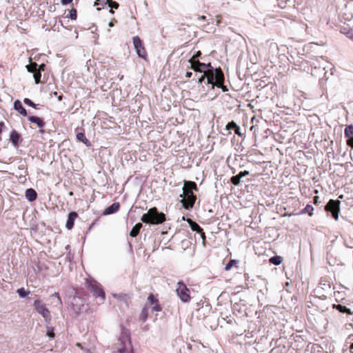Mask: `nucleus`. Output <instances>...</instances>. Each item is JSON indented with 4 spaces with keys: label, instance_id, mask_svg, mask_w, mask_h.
I'll list each match as a JSON object with an SVG mask.
<instances>
[{
    "label": "nucleus",
    "instance_id": "45",
    "mask_svg": "<svg viewBox=\"0 0 353 353\" xmlns=\"http://www.w3.org/2000/svg\"><path fill=\"white\" fill-rule=\"evenodd\" d=\"M73 0H61V3L62 5H68L69 3H71Z\"/></svg>",
    "mask_w": 353,
    "mask_h": 353
},
{
    "label": "nucleus",
    "instance_id": "38",
    "mask_svg": "<svg viewBox=\"0 0 353 353\" xmlns=\"http://www.w3.org/2000/svg\"><path fill=\"white\" fill-rule=\"evenodd\" d=\"M237 126L238 125H236V123L232 121L228 123V124L226 125L225 128L227 130H232V129L235 130V128H237Z\"/></svg>",
    "mask_w": 353,
    "mask_h": 353
},
{
    "label": "nucleus",
    "instance_id": "11",
    "mask_svg": "<svg viewBox=\"0 0 353 353\" xmlns=\"http://www.w3.org/2000/svg\"><path fill=\"white\" fill-rule=\"evenodd\" d=\"M146 304H148V305L152 306V310L153 312H161L163 310L161 305L159 303V299L153 294H149V296L147 299Z\"/></svg>",
    "mask_w": 353,
    "mask_h": 353
},
{
    "label": "nucleus",
    "instance_id": "7",
    "mask_svg": "<svg viewBox=\"0 0 353 353\" xmlns=\"http://www.w3.org/2000/svg\"><path fill=\"white\" fill-rule=\"evenodd\" d=\"M130 344V336L128 333L123 332L115 344V350L118 353H125L127 352V345Z\"/></svg>",
    "mask_w": 353,
    "mask_h": 353
},
{
    "label": "nucleus",
    "instance_id": "13",
    "mask_svg": "<svg viewBox=\"0 0 353 353\" xmlns=\"http://www.w3.org/2000/svg\"><path fill=\"white\" fill-rule=\"evenodd\" d=\"M204 77L207 79V83L211 84L212 87L213 83L215 82V72H214L213 69L204 70H203Z\"/></svg>",
    "mask_w": 353,
    "mask_h": 353
},
{
    "label": "nucleus",
    "instance_id": "25",
    "mask_svg": "<svg viewBox=\"0 0 353 353\" xmlns=\"http://www.w3.org/2000/svg\"><path fill=\"white\" fill-rule=\"evenodd\" d=\"M143 227L142 223H137L131 230L130 235L132 237H136L140 232V230Z\"/></svg>",
    "mask_w": 353,
    "mask_h": 353
},
{
    "label": "nucleus",
    "instance_id": "54",
    "mask_svg": "<svg viewBox=\"0 0 353 353\" xmlns=\"http://www.w3.org/2000/svg\"><path fill=\"white\" fill-rule=\"evenodd\" d=\"M62 99H63V95H59V96H58V100H59V101H61L62 100Z\"/></svg>",
    "mask_w": 353,
    "mask_h": 353
},
{
    "label": "nucleus",
    "instance_id": "19",
    "mask_svg": "<svg viewBox=\"0 0 353 353\" xmlns=\"http://www.w3.org/2000/svg\"><path fill=\"white\" fill-rule=\"evenodd\" d=\"M114 296L117 298L121 303H123L125 304L126 307L129 306V304L130 303V297L128 294H114Z\"/></svg>",
    "mask_w": 353,
    "mask_h": 353
},
{
    "label": "nucleus",
    "instance_id": "50",
    "mask_svg": "<svg viewBox=\"0 0 353 353\" xmlns=\"http://www.w3.org/2000/svg\"><path fill=\"white\" fill-rule=\"evenodd\" d=\"M205 79V77H204V74H203V75H202V76L199 79L198 82L201 83H202V82L204 81V79Z\"/></svg>",
    "mask_w": 353,
    "mask_h": 353
},
{
    "label": "nucleus",
    "instance_id": "14",
    "mask_svg": "<svg viewBox=\"0 0 353 353\" xmlns=\"http://www.w3.org/2000/svg\"><path fill=\"white\" fill-rule=\"evenodd\" d=\"M77 217L78 214L76 212L69 213L65 224V227L68 230H72L73 228L74 221Z\"/></svg>",
    "mask_w": 353,
    "mask_h": 353
},
{
    "label": "nucleus",
    "instance_id": "40",
    "mask_svg": "<svg viewBox=\"0 0 353 353\" xmlns=\"http://www.w3.org/2000/svg\"><path fill=\"white\" fill-rule=\"evenodd\" d=\"M201 55L200 50L197 51L190 60L199 61L198 58Z\"/></svg>",
    "mask_w": 353,
    "mask_h": 353
},
{
    "label": "nucleus",
    "instance_id": "3",
    "mask_svg": "<svg viewBox=\"0 0 353 353\" xmlns=\"http://www.w3.org/2000/svg\"><path fill=\"white\" fill-rule=\"evenodd\" d=\"M85 288L90 290L96 299H99L101 303H103L105 299V293L102 285L94 279L89 277L85 279Z\"/></svg>",
    "mask_w": 353,
    "mask_h": 353
},
{
    "label": "nucleus",
    "instance_id": "16",
    "mask_svg": "<svg viewBox=\"0 0 353 353\" xmlns=\"http://www.w3.org/2000/svg\"><path fill=\"white\" fill-rule=\"evenodd\" d=\"M149 314V310L148 304H145V305L143 307L139 315V321L142 323H145L148 317Z\"/></svg>",
    "mask_w": 353,
    "mask_h": 353
},
{
    "label": "nucleus",
    "instance_id": "41",
    "mask_svg": "<svg viewBox=\"0 0 353 353\" xmlns=\"http://www.w3.org/2000/svg\"><path fill=\"white\" fill-rule=\"evenodd\" d=\"M52 296H54L55 297H57L58 304L61 305L63 303H62V300H61V298L58 292H54L52 294Z\"/></svg>",
    "mask_w": 353,
    "mask_h": 353
},
{
    "label": "nucleus",
    "instance_id": "24",
    "mask_svg": "<svg viewBox=\"0 0 353 353\" xmlns=\"http://www.w3.org/2000/svg\"><path fill=\"white\" fill-rule=\"evenodd\" d=\"M77 139L79 141H81L82 143H83L85 145L87 146H90V141L86 138L85 134L83 132H78L77 134Z\"/></svg>",
    "mask_w": 353,
    "mask_h": 353
},
{
    "label": "nucleus",
    "instance_id": "5",
    "mask_svg": "<svg viewBox=\"0 0 353 353\" xmlns=\"http://www.w3.org/2000/svg\"><path fill=\"white\" fill-rule=\"evenodd\" d=\"M33 305L35 310L44 318L46 322L51 321L52 317L50 312L45 303L37 299L34 301Z\"/></svg>",
    "mask_w": 353,
    "mask_h": 353
},
{
    "label": "nucleus",
    "instance_id": "43",
    "mask_svg": "<svg viewBox=\"0 0 353 353\" xmlns=\"http://www.w3.org/2000/svg\"><path fill=\"white\" fill-rule=\"evenodd\" d=\"M46 68V65L44 63H42L37 67V71L42 72L44 71Z\"/></svg>",
    "mask_w": 353,
    "mask_h": 353
},
{
    "label": "nucleus",
    "instance_id": "9",
    "mask_svg": "<svg viewBox=\"0 0 353 353\" xmlns=\"http://www.w3.org/2000/svg\"><path fill=\"white\" fill-rule=\"evenodd\" d=\"M225 77L223 71L220 68L215 69V82L213 83V86L212 87L214 88V87L216 85V87L221 88L223 92H227L228 91V88L227 86L224 85Z\"/></svg>",
    "mask_w": 353,
    "mask_h": 353
},
{
    "label": "nucleus",
    "instance_id": "52",
    "mask_svg": "<svg viewBox=\"0 0 353 353\" xmlns=\"http://www.w3.org/2000/svg\"><path fill=\"white\" fill-rule=\"evenodd\" d=\"M353 343L351 344V345L350 346V351L351 353H353Z\"/></svg>",
    "mask_w": 353,
    "mask_h": 353
},
{
    "label": "nucleus",
    "instance_id": "58",
    "mask_svg": "<svg viewBox=\"0 0 353 353\" xmlns=\"http://www.w3.org/2000/svg\"><path fill=\"white\" fill-rule=\"evenodd\" d=\"M109 26H110V27H112V26H114V23H113L112 22H110V23H109Z\"/></svg>",
    "mask_w": 353,
    "mask_h": 353
},
{
    "label": "nucleus",
    "instance_id": "23",
    "mask_svg": "<svg viewBox=\"0 0 353 353\" xmlns=\"http://www.w3.org/2000/svg\"><path fill=\"white\" fill-rule=\"evenodd\" d=\"M187 222L189 223L192 231H195L198 233H200L203 230V229L199 226V225L197 224L196 222L193 221L192 219H188Z\"/></svg>",
    "mask_w": 353,
    "mask_h": 353
},
{
    "label": "nucleus",
    "instance_id": "48",
    "mask_svg": "<svg viewBox=\"0 0 353 353\" xmlns=\"http://www.w3.org/2000/svg\"><path fill=\"white\" fill-rule=\"evenodd\" d=\"M319 203V197L318 196H315L314 197V204L317 205Z\"/></svg>",
    "mask_w": 353,
    "mask_h": 353
},
{
    "label": "nucleus",
    "instance_id": "51",
    "mask_svg": "<svg viewBox=\"0 0 353 353\" xmlns=\"http://www.w3.org/2000/svg\"><path fill=\"white\" fill-rule=\"evenodd\" d=\"M192 75V73L191 72H187L185 74V77L188 78H190Z\"/></svg>",
    "mask_w": 353,
    "mask_h": 353
},
{
    "label": "nucleus",
    "instance_id": "8",
    "mask_svg": "<svg viewBox=\"0 0 353 353\" xmlns=\"http://www.w3.org/2000/svg\"><path fill=\"white\" fill-rule=\"evenodd\" d=\"M132 40L134 47L138 56L141 58L146 59L147 52L141 39L138 36H135L132 38Z\"/></svg>",
    "mask_w": 353,
    "mask_h": 353
},
{
    "label": "nucleus",
    "instance_id": "12",
    "mask_svg": "<svg viewBox=\"0 0 353 353\" xmlns=\"http://www.w3.org/2000/svg\"><path fill=\"white\" fill-rule=\"evenodd\" d=\"M344 135L347 138V145L353 148V144H352V140L353 139V125L346 126L344 130Z\"/></svg>",
    "mask_w": 353,
    "mask_h": 353
},
{
    "label": "nucleus",
    "instance_id": "42",
    "mask_svg": "<svg viewBox=\"0 0 353 353\" xmlns=\"http://www.w3.org/2000/svg\"><path fill=\"white\" fill-rule=\"evenodd\" d=\"M47 335L53 339L54 337V333L53 328H48L47 331Z\"/></svg>",
    "mask_w": 353,
    "mask_h": 353
},
{
    "label": "nucleus",
    "instance_id": "28",
    "mask_svg": "<svg viewBox=\"0 0 353 353\" xmlns=\"http://www.w3.org/2000/svg\"><path fill=\"white\" fill-rule=\"evenodd\" d=\"M314 208L307 204L304 209H303L299 214H308L310 216L313 215Z\"/></svg>",
    "mask_w": 353,
    "mask_h": 353
},
{
    "label": "nucleus",
    "instance_id": "37",
    "mask_svg": "<svg viewBox=\"0 0 353 353\" xmlns=\"http://www.w3.org/2000/svg\"><path fill=\"white\" fill-rule=\"evenodd\" d=\"M23 102L25 104L31 106L34 108H37V104H35L34 102H32L30 99L25 98L23 99Z\"/></svg>",
    "mask_w": 353,
    "mask_h": 353
},
{
    "label": "nucleus",
    "instance_id": "56",
    "mask_svg": "<svg viewBox=\"0 0 353 353\" xmlns=\"http://www.w3.org/2000/svg\"><path fill=\"white\" fill-rule=\"evenodd\" d=\"M53 94L56 96V97H58V94L57 92H53Z\"/></svg>",
    "mask_w": 353,
    "mask_h": 353
},
{
    "label": "nucleus",
    "instance_id": "44",
    "mask_svg": "<svg viewBox=\"0 0 353 353\" xmlns=\"http://www.w3.org/2000/svg\"><path fill=\"white\" fill-rule=\"evenodd\" d=\"M199 234H201V237L202 238L203 244L205 245L206 237H205V232H203V230Z\"/></svg>",
    "mask_w": 353,
    "mask_h": 353
},
{
    "label": "nucleus",
    "instance_id": "36",
    "mask_svg": "<svg viewBox=\"0 0 353 353\" xmlns=\"http://www.w3.org/2000/svg\"><path fill=\"white\" fill-rule=\"evenodd\" d=\"M17 293L20 297H26L29 294V292L26 291L23 288H21L17 290Z\"/></svg>",
    "mask_w": 353,
    "mask_h": 353
},
{
    "label": "nucleus",
    "instance_id": "32",
    "mask_svg": "<svg viewBox=\"0 0 353 353\" xmlns=\"http://www.w3.org/2000/svg\"><path fill=\"white\" fill-rule=\"evenodd\" d=\"M38 64L36 62H32L26 66L27 70L30 72H34L37 70Z\"/></svg>",
    "mask_w": 353,
    "mask_h": 353
},
{
    "label": "nucleus",
    "instance_id": "18",
    "mask_svg": "<svg viewBox=\"0 0 353 353\" xmlns=\"http://www.w3.org/2000/svg\"><path fill=\"white\" fill-rule=\"evenodd\" d=\"M14 108L20 114L26 117L27 116L26 110L23 106L21 102L19 100H16L14 103Z\"/></svg>",
    "mask_w": 353,
    "mask_h": 353
},
{
    "label": "nucleus",
    "instance_id": "1",
    "mask_svg": "<svg viewBox=\"0 0 353 353\" xmlns=\"http://www.w3.org/2000/svg\"><path fill=\"white\" fill-rule=\"evenodd\" d=\"M193 190H198L196 183L194 181H185L183 194L180 196L183 197L181 201L186 210L192 208L196 200V196L193 193Z\"/></svg>",
    "mask_w": 353,
    "mask_h": 353
},
{
    "label": "nucleus",
    "instance_id": "4",
    "mask_svg": "<svg viewBox=\"0 0 353 353\" xmlns=\"http://www.w3.org/2000/svg\"><path fill=\"white\" fill-rule=\"evenodd\" d=\"M176 292L182 302L188 303L191 300L190 290L183 281L177 283Z\"/></svg>",
    "mask_w": 353,
    "mask_h": 353
},
{
    "label": "nucleus",
    "instance_id": "15",
    "mask_svg": "<svg viewBox=\"0 0 353 353\" xmlns=\"http://www.w3.org/2000/svg\"><path fill=\"white\" fill-rule=\"evenodd\" d=\"M120 208V204L118 202L114 203L107 208L103 212V215H108L117 212Z\"/></svg>",
    "mask_w": 353,
    "mask_h": 353
},
{
    "label": "nucleus",
    "instance_id": "46",
    "mask_svg": "<svg viewBox=\"0 0 353 353\" xmlns=\"http://www.w3.org/2000/svg\"><path fill=\"white\" fill-rule=\"evenodd\" d=\"M239 174L240 175V176L242 178L243 176H247L249 174V172L247 171V170H245V171H243V172H240L239 173Z\"/></svg>",
    "mask_w": 353,
    "mask_h": 353
},
{
    "label": "nucleus",
    "instance_id": "30",
    "mask_svg": "<svg viewBox=\"0 0 353 353\" xmlns=\"http://www.w3.org/2000/svg\"><path fill=\"white\" fill-rule=\"evenodd\" d=\"M104 5L108 4L111 8L117 9L119 6V3L112 0H103Z\"/></svg>",
    "mask_w": 353,
    "mask_h": 353
},
{
    "label": "nucleus",
    "instance_id": "57",
    "mask_svg": "<svg viewBox=\"0 0 353 353\" xmlns=\"http://www.w3.org/2000/svg\"><path fill=\"white\" fill-rule=\"evenodd\" d=\"M110 13H112V14H114V10H112V8H111V9L110 10Z\"/></svg>",
    "mask_w": 353,
    "mask_h": 353
},
{
    "label": "nucleus",
    "instance_id": "2",
    "mask_svg": "<svg viewBox=\"0 0 353 353\" xmlns=\"http://www.w3.org/2000/svg\"><path fill=\"white\" fill-rule=\"evenodd\" d=\"M142 222L152 225H159L163 223L165 220V215L163 212H159L157 208L154 207L143 214L141 218Z\"/></svg>",
    "mask_w": 353,
    "mask_h": 353
},
{
    "label": "nucleus",
    "instance_id": "10",
    "mask_svg": "<svg viewBox=\"0 0 353 353\" xmlns=\"http://www.w3.org/2000/svg\"><path fill=\"white\" fill-rule=\"evenodd\" d=\"M85 301L83 299L74 296L71 301V305L73 311L79 314L83 309Z\"/></svg>",
    "mask_w": 353,
    "mask_h": 353
},
{
    "label": "nucleus",
    "instance_id": "20",
    "mask_svg": "<svg viewBox=\"0 0 353 353\" xmlns=\"http://www.w3.org/2000/svg\"><path fill=\"white\" fill-rule=\"evenodd\" d=\"M25 196L29 201L32 202L37 199V193L34 189L29 188L26 190Z\"/></svg>",
    "mask_w": 353,
    "mask_h": 353
},
{
    "label": "nucleus",
    "instance_id": "29",
    "mask_svg": "<svg viewBox=\"0 0 353 353\" xmlns=\"http://www.w3.org/2000/svg\"><path fill=\"white\" fill-rule=\"evenodd\" d=\"M283 261V258L280 256H274L271 257L269 259V262L272 264L279 265H280Z\"/></svg>",
    "mask_w": 353,
    "mask_h": 353
},
{
    "label": "nucleus",
    "instance_id": "55",
    "mask_svg": "<svg viewBox=\"0 0 353 353\" xmlns=\"http://www.w3.org/2000/svg\"><path fill=\"white\" fill-rule=\"evenodd\" d=\"M53 94L56 96V97H58V94L57 92H53Z\"/></svg>",
    "mask_w": 353,
    "mask_h": 353
},
{
    "label": "nucleus",
    "instance_id": "34",
    "mask_svg": "<svg viewBox=\"0 0 353 353\" xmlns=\"http://www.w3.org/2000/svg\"><path fill=\"white\" fill-rule=\"evenodd\" d=\"M33 74L35 83L37 84L41 82V72L37 70Z\"/></svg>",
    "mask_w": 353,
    "mask_h": 353
},
{
    "label": "nucleus",
    "instance_id": "39",
    "mask_svg": "<svg viewBox=\"0 0 353 353\" xmlns=\"http://www.w3.org/2000/svg\"><path fill=\"white\" fill-rule=\"evenodd\" d=\"M201 67H202V70H208L209 69H213V67L212 66L211 63H201Z\"/></svg>",
    "mask_w": 353,
    "mask_h": 353
},
{
    "label": "nucleus",
    "instance_id": "47",
    "mask_svg": "<svg viewBox=\"0 0 353 353\" xmlns=\"http://www.w3.org/2000/svg\"><path fill=\"white\" fill-rule=\"evenodd\" d=\"M100 4H104V3L103 2V0H95L94 3V6H99Z\"/></svg>",
    "mask_w": 353,
    "mask_h": 353
},
{
    "label": "nucleus",
    "instance_id": "33",
    "mask_svg": "<svg viewBox=\"0 0 353 353\" xmlns=\"http://www.w3.org/2000/svg\"><path fill=\"white\" fill-rule=\"evenodd\" d=\"M67 18H70L72 20H76L77 19V10L75 8H72L70 10V13L69 14H68L66 16Z\"/></svg>",
    "mask_w": 353,
    "mask_h": 353
},
{
    "label": "nucleus",
    "instance_id": "22",
    "mask_svg": "<svg viewBox=\"0 0 353 353\" xmlns=\"http://www.w3.org/2000/svg\"><path fill=\"white\" fill-rule=\"evenodd\" d=\"M189 62L191 64V68L195 71V72H202L203 70L201 69V62L199 61H194V60H189Z\"/></svg>",
    "mask_w": 353,
    "mask_h": 353
},
{
    "label": "nucleus",
    "instance_id": "26",
    "mask_svg": "<svg viewBox=\"0 0 353 353\" xmlns=\"http://www.w3.org/2000/svg\"><path fill=\"white\" fill-rule=\"evenodd\" d=\"M341 32L345 34L348 38L353 41V29L351 28L343 27L341 30Z\"/></svg>",
    "mask_w": 353,
    "mask_h": 353
},
{
    "label": "nucleus",
    "instance_id": "27",
    "mask_svg": "<svg viewBox=\"0 0 353 353\" xmlns=\"http://www.w3.org/2000/svg\"><path fill=\"white\" fill-rule=\"evenodd\" d=\"M334 307H335L336 310H338L340 312L342 313H346L347 314H352V312H351L350 309L347 308V307L342 305H334Z\"/></svg>",
    "mask_w": 353,
    "mask_h": 353
},
{
    "label": "nucleus",
    "instance_id": "49",
    "mask_svg": "<svg viewBox=\"0 0 353 353\" xmlns=\"http://www.w3.org/2000/svg\"><path fill=\"white\" fill-rule=\"evenodd\" d=\"M234 132L237 135H241L240 128L239 126H237V128H235Z\"/></svg>",
    "mask_w": 353,
    "mask_h": 353
},
{
    "label": "nucleus",
    "instance_id": "35",
    "mask_svg": "<svg viewBox=\"0 0 353 353\" xmlns=\"http://www.w3.org/2000/svg\"><path fill=\"white\" fill-rule=\"evenodd\" d=\"M241 176L239 174H237L236 176H233L231 178V182L234 185H238L240 183Z\"/></svg>",
    "mask_w": 353,
    "mask_h": 353
},
{
    "label": "nucleus",
    "instance_id": "31",
    "mask_svg": "<svg viewBox=\"0 0 353 353\" xmlns=\"http://www.w3.org/2000/svg\"><path fill=\"white\" fill-rule=\"evenodd\" d=\"M238 263V261L235 259H232L229 261V263L225 265L224 270L225 271H230L233 266H236V264Z\"/></svg>",
    "mask_w": 353,
    "mask_h": 353
},
{
    "label": "nucleus",
    "instance_id": "17",
    "mask_svg": "<svg viewBox=\"0 0 353 353\" xmlns=\"http://www.w3.org/2000/svg\"><path fill=\"white\" fill-rule=\"evenodd\" d=\"M10 140L14 146H18L19 141H21V135L14 130L10 133Z\"/></svg>",
    "mask_w": 353,
    "mask_h": 353
},
{
    "label": "nucleus",
    "instance_id": "6",
    "mask_svg": "<svg viewBox=\"0 0 353 353\" xmlns=\"http://www.w3.org/2000/svg\"><path fill=\"white\" fill-rule=\"evenodd\" d=\"M341 202L339 200L330 199L325 206V210L332 213V217L337 221L340 212Z\"/></svg>",
    "mask_w": 353,
    "mask_h": 353
},
{
    "label": "nucleus",
    "instance_id": "21",
    "mask_svg": "<svg viewBox=\"0 0 353 353\" xmlns=\"http://www.w3.org/2000/svg\"><path fill=\"white\" fill-rule=\"evenodd\" d=\"M28 120L31 122V123H36L37 125V126L40 128V129H43L45 126V123L44 121L42 120V119L38 117H35V116H30L28 117Z\"/></svg>",
    "mask_w": 353,
    "mask_h": 353
},
{
    "label": "nucleus",
    "instance_id": "53",
    "mask_svg": "<svg viewBox=\"0 0 353 353\" xmlns=\"http://www.w3.org/2000/svg\"><path fill=\"white\" fill-rule=\"evenodd\" d=\"M349 340H353V334H350L347 337Z\"/></svg>",
    "mask_w": 353,
    "mask_h": 353
}]
</instances>
